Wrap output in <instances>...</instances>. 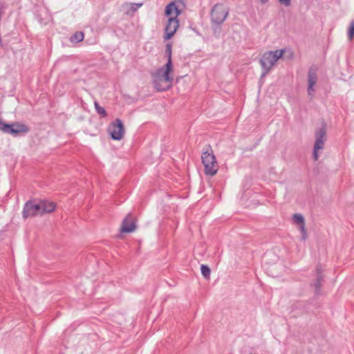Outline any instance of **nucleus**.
<instances>
[{
    "label": "nucleus",
    "instance_id": "2eb2a0df",
    "mask_svg": "<svg viewBox=\"0 0 354 354\" xmlns=\"http://www.w3.org/2000/svg\"><path fill=\"white\" fill-rule=\"evenodd\" d=\"M293 220L296 223L299 224V225L304 223V218L303 216L301 214H294Z\"/></svg>",
    "mask_w": 354,
    "mask_h": 354
},
{
    "label": "nucleus",
    "instance_id": "0eeeda50",
    "mask_svg": "<svg viewBox=\"0 0 354 354\" xmlns=\"http://www.w3.org/2000/svg\"><path fill=\"white\" fill-rule=\"evenodd\" d=\"M40 209V205L39 203H35L34 201H28L26 203L23 212V215L24 218H28L35 216L38 214H41Z\"/></svg>",
    "mask_w": 354,
    "mask_h": 354
},
{
    "label": "nucleus",
    "instance_id": "aec40b11",
    "mask_svg": "<svg viewBox=\"0 0 354 354\" xmlns=\"http://www.w3.org/2000/svg\"><path fill=\"white\" fill-rule=\"evenodd\" d=\"M349 37L351 39H353L354 36V21L351 23L350 26V28L348 30Z\"/></svg>",
    "mask_w": 354,
    "mask_h": 354
},
{
    "label": "nucleus",
    "instance_id": "f03ea898",
    "mask_svg": "<svg viewBox=\"0 0 354 354\" xmlns=\"http://www.w3.org/2000/svg\"><path fill=\"white\" fill-rule=\"evenodd\" d=\"M180 11L178 10L175 3H170L165 9V15L169 17L168 22L165 27V39L169 40L177 31L179 27V21L178 17Z\"/></svg>",
    "mask_w": 354,
    "mask_h": 354
},
{
    "label": "nucleus",
    "instance_id": "9d476101",
    "mask_svg": "<svg viewBox=\"0 0 354 354\" xmlns=\"http://www.w3.org/2000/svg\"><path fill=\"white\" fill-rule=\"evenodd\" d=\"M39 205L41 214L53 212L56 209V204L51 201H42Z\"/></svg>",
    "mask_w": 354,
    "mask_h": 354
},
{
    "label": "nucleus",
    "instance_id": "f3484780",
    "mask_svg": "<svg viewBox=\"0 0 354 354\" xmlns=\"http://www.w3.org/2000/svg\"><path fill=\"white\" fill-rule=\"evenodd\" d=\"M167 52L168 53V60H167V63L170 62V64H172V62H171V46L170 44H168L167 45Z\"/></svg>",
    "mask_w": 354,
    "mask_h": 354
},
{
    "label": "nucleus",
    "instance_id": "39448f33",
    "mask_svg": "<svg viewBox=\"0 0 354 354\" xmlns=\"http://www.w3.org/2000/svg\"><path fill=\"white\" fill-rule=\"evenodd\" d=\"M137 220L131 214H127L122 220L120 233L121 234L133 232L137 228Z\"/></svg>",
    "mask_w": 354,
    "mask_h": 354
},
{
    "label": "nucleus",
    "instance_id": "f8f14e48",
    "mask_svg": "<svg viewBox=\"0 0 354 354\" xmlns=\"http://www.w3.org/2000/svg\"><path fill=\"white\" fill-rule=\"evenodd\" d=\"M317 81L316 73L310 70L308 73V94L313 95L314 92L313 86H315Z\"/></svg>",
    "mask_w": 354,
    "mask_h": 354
},
{
    "label": "nucleus",
    "instance_id": "423d86ee",
    "mask_svg": "<svg viewBox=\"0 0 354 354\" xmlns=\"http://www.w3.org/2000/svg\"><path fill=\"white\" fill-rule=\"evenodd\" d=\"M109 132L112 139L115 140H120L124 133V127L120 119L115 120L109 127Z\"/></svg>",
    "mask_w": 354,
    "mask_h": 354
},
{
    "label": "nucleus",
    "instance_id": "6e6552de",
    "mask_svg": "<svg viewBox=\"0 0 354 354\" xmlns=\"http://www.w3.org/2000/svg\"><path fill=\"white\" fill-rule=\"evenodd\" d=\"M227 15V12L222 6L216 5L212 10V19L216 24L222 23Z\"/></svg>",
    "mask_w": 354,
    "mask_h": 354
},
{
    "label": "nucleus",
    "instance_id": "dca6fc26",
    "mask_svg": "<svg viewBox=\"0 0 354 354\" xmlns=\"http://www.w3.org/2000/svg\"><path fill=\"white\" fill-rule=\"evenodd\" d=\"M95 107L98 113L100 114L102 117L106 116V112L105 109L103 107L100 106L97 102H95Z\"/></svg>",
    "mask_w": 354,
    "mask_h": 354
},
{
    "label": "nucleus",
    "instance_id": "4468645a",
    "mask_svg": "<svg viewBox=\"0 0 354 354\" xmlns=\"http://www.w3.org/2000/svg\"><path fill=\"white\" fill-rule=\"evenodd\" d=\"M84 39V33L82 32H76L71 39L72 41L80 42Z\"/></svg>",
    "mask_w": 354,
    "mask_h": 354
},
{
    "label": "nucleus",
    "instance_id": "5701e85b",
    "mask_svg": "<svg viewBox=\"0 0 354 354\" xmlns=\"http://www.w3.org/2000/svg\"><path fill=\"white\" fill-rule=\"evenodd\" d=\"M261 3H266L268 0H260Z\"/></svg>",
    "mask_w": 354,
    "mask_h": 354
},
{
    "label": "nucleus",
    "instance_id": "ddd939ff",
    "mask_svg": "<svg viewBox=\"0 0 354 354\" xmlns=\"http://www.w3.org/2000/svg\"><path fill=\"white\" fill-rule=\"evenodd\" d=\"M201 273L203 277L206 279H209L211 273V270L207 266L202 265L201 267Z\"/></svg>",
    "mask_w": 354,
    "mask_h": 354
},
{
    "label": "nucleus",
    "instance_id": "f257e3e1",
    "mask_svg": "<svg viewBox=\"0 0 354 354\" xmlns=\"http://www.w3.org/2000/svg\"><path fill=\"white\" fill-rule=\"evenodd\" d=\"M173 65L170 62L159 68L153 73V82L156 88L159 91H164L171 86L173 81Z\"/></svg>",
    "mask_w": 354,
    "mask_h": 354
},
{
    "label": "nucleus",
    "instance_id": "a211bd4d",
    "mask_svg": "<svg viewBox=\"0 0 354 354\" xmlns=\"http://www.w3.org/2000/svg\"><path fill=\"white\" fill-rule=\"evenodd\" d=\"M9 125L10 124H6L0 120V129L3 131L8 133L10 128Z\"/></svg>",
    "mask_w": 354,
    "mask_h": 354
},
{
    "label": "nucleus",
    "instance_id": "20e7f679",
    "mask_svg": "<svg viewBox=\"0 0 354 354\" xmlns=\"http://www.w3.org/2000/svg\"><path fill=\"white\" fill-rule=\"evenodd\" d=\"M283 53V50H279L268 52L263 55L261 59V64L266 71V73H267L277 62V61L282 57Z\"/></svg>",
    "mask_w": 354,
    "mask_h": 354
},
{
    "label": "nucleus",
    "instance_id": "6ab92c4d",
    "mask_svg": "<svg viewBox=\"0 0 354 354\" xmlns=\"http://www.w3.org/2000/svg\"><path fill=\"white\" fill-rule=\"evenodd\" d=\"M9 125L10 124H6L0 120V129L3 131L8 133L10 128Z\"/></svg>",
    "mask_w": 354,
    "mask_h": 354
},
{
    "label": "nucleus",
    "instance_id": "7ed1b4c3",
    "mask_svg": "<svg viewBox=\"0 0 354 354\" xmlns=\"http://www.w3.org/2000/svg\"><path fill=\"white\" fill-rule=\"evenodd\" d=\"M202 162L205 167V173L209 176H214L218 171L216 157L212 151H205L203 153Z\"/></svg>",
    "mask_w": 354,
    "mask_h": 354
},
{
    "label": "nucleus",
    "instance_id": "412c9836",
    "mask_svg": "<svg viewBox=\"0 0 354 354\" xmlns=\"http://www.w3.org/2000/svg\"><path fill=\"white\" fill-rule=\"evenodd\" d=\"M279 2L286 6H288L290 4V0H279Z\"/></svg>",
    "mask_w": 354,
    "mask_h": 354
},
{
    "label": "nucleus",
    "instance_id": "1a4fd4ad",
    "mask_svg": "<svg viewBox=\"0 0 354 354\" xmlns=\"http://www.w3.org/2000/svg\"><path fill=\"white\" fill-rule=\"evenodd\" d=\"M326 131L324 129H320L316 133V141L314 147L313 157L315 160L318 159V150L323 148Z\"/></svg>",
    "mask_w": 354,
    "mask_h": 354
},
{
    "label": "nucleus",
    "instance_id": "4be33fe9",
    "mask_svg": "<svg viewBox=\"0 0 354 354\" xmlns=\"http://www.w3.org/2000/svg\"><path fill=\"white\" fill-rule=\"evenodd\" d=\"M300 228L305 237L306 236V231L305 229L304 223L300 225Z\"/></svg>",
    "mask_w": 354,
    "mask_h": 354
},
{
    "label": "nucleus",
    "instance_id": "9b49d317",
    "mask_svg": "<svg viewBox=\"0 0 354 354\" xmlns=\"http://www.w3.org/2000/svg\"><path fill=\"white\" fill-rule=\"evenodd\" d=\"M9 131L8 133H11L13 134H19L21 133H26L28 131V127L22 124V123H14L9 125Z\"/></svg>",
    "mask_w": 354,
    "mask_h": 354
}]
</instances>
